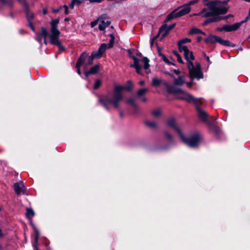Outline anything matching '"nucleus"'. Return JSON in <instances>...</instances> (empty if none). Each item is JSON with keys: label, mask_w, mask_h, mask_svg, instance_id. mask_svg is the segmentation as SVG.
Segmentation results:
<instances>
[{"label": "nucleus", "mask_w": 250, "mask_h": 250, "mask_svg": "<svg viewBox=\"0 0 250 250\" xmlns=\"http://www.w3.org/2000/svg\"><path fill=\"white\" fill-rule=\"evenodd\" d=\"M47 35L48 32L46 28L44 27H42L41 29V32L37 35L36 40L42 44V39L43 38V42L46 45L47 43L46 41V37L47 36Z\"/></svg>", "instance_id": "10"}, {"label": "nucleus", "mask_w": 250, "mask_h": 250, "mask_svg": "<svg viewBox=\"0 0 250 250\" xmlns=\"http://www.w3.org/2000/svg\"><path fill=\"white\" fill-rule=\"evenodd\" d=\"M162 82V80L161 79H159L156 78H153L152 80V84L154 86H159Z\"/></svg>", "instance_id": "29"}, {"label": "nucleus", "mask_w": 250, "mask_h": 250, "mask_svg": "<svg viewBox=\"0 0 250 250\" xmlns=\"http://www.w3.org/2000/svg\"><path fill=\"white\" fill-rule=\"evenodd\" d=\"M173 71L177 75H179L180 73V71L179 69H174Z\"/></svg>", "instance_id": "48"}, {"label": "nucleus", "mask_w": 250, "mask_h": 250, "mask_svg": "<svg viewBox=\"0 0 250 250\" xmlns=\"http://www.w3.org/2000/svg\"><path fill=\"white\" fill-rule=\"evenodd\" d=\"M187 67L189 70V77L191 80L194 79L199 80L203 78L200 64L198 63L194 66L192 62H189L188 63Z\"/></svg>", "instance_id": "6"}, {"label": "nucleus", "mask_w": 250, "mask_h": 250, "mask_svg": "<svg viewBox=\"0 0 250 250\" xmlns=\"http://www.w3.org/2000/svg\"><path fill=\"white\" fill-rule=\"evenodd\" d=\"M175 25V24H173L170 25H167L165 24L163 25L159 29V33H162V37H165L169 32Z\"/></svg>", "instance_id": "17"}, {"label": "nucleus", "mask_w": 250, "mask_h": 250, "mask_svg": "<svg viewBox=\"0 0 250 250\" xmlns=\"http://www.w3.org/2000/svg\"><path fill=\"white\" fill-rule=\"evenodd\" d=\"M167 124L169 126L173 128L178 133L183 142L188 146L189 147H194L198 145L201 139V136L199 134H196L189 138L187 139L184 137L180 129L177 125L174 119L172 118L169 119L167 122Z\"/></svg>", "instance_id": "2"}, {"label": "nucleus", "mask_w": 250, "mask_h": 250, "mask_svg": "<svg viewBox=\"0 0 250 250\" xmlns=\"http://www.w3.org/2000/svg\"><path fill=\"white\" fill-rule=\"evenodd\" d=\"M180 51L184 52V57L187 61V64L188 62H192V61L194 59V57L193 55L192 52L189 51L188 48V51H186V50L184 49L180 50Z\"/></svg>", "instance_id": "18"}, {"label": "nucleus", "mask_w": 250, "mask_h": 250, "mask_svg": "<svg viewBox=\"0 0 250 250\" xmlns=\"http://www.w3.org/2000/svg\"><path fill=\"white\" fill-rule=\"evenodd\" d=\"M190 42L191 40L188 38L180 40L177 43V45L178 46L179 50L184 49L186 50V51H188L187 47L185 45H183V44Z\"/></svg>", "instance_id": "19"}, {"label": "nucleus", "mask_w": 250, "mask_h": 250, "mask_svg": "<svg viewBox=\"0 0 250 250\" xmlns=\"http://www.w3.org/2000/svg\"><path fill=\"white\" fill-rule=\"evenodd\" d=\"M159 55L162 57L163 60L166 63L168 64H170V62L168 61V59L163 54L159 53Z\"/></svg>", "instance_id": "39"}, {"label": "nucleus", "mask_w": 250, "mask_h": 250, "mask_svg": "<svg viewBox=\"0 0 250 250\" xmlns=\"http://www.w3.org/2000/svg\"><path fill=\"white\" fill-rule=\"evenodd\" d=\"M132 59L134 61V63L130 64V66L134 68L138 74L143 75L141 71L143 68L146 70V73L150 72V71L148 70V68L150 66L149 64V60L146 57H144L142 59H139L135 56H133Z\"/></svg>", "instance_id": "4"}, {"label": "nucleus", "mask_w": 250, "mask_h": 250, "mask_svg": "<svg viewBox=\"0 0 250 250\" xmlns=\"http://www.w3.org/2000/svg\"><path fill=\"white\" fill-rule=\"evenodd\" d=\"M173 53H174V55L176 57L177 61L183 64L184 62L183 61L181 57L180 56V55L175 51H174L173 52Z\"/></svg>", "instance_id": "35"}, {"label": "nucleus", "mask_w": 250, "mask_h": 250, "mask_svg": "<svg viewBox=\"0 0 250 250\" xmlns=\"http://www.w3.org/2000/svg\"><path fill=\"white\" fill-rule=\"evenodd\" d=\"M156 37H154L151 40V45L152 46L154 43V41L155 40Z\"/></svg>", "instance_id": "50"}, {"label": "nucleus", "mask_w": 250, "mask_h": 250, "mask_svg": "<svg viewBox=\"0 0 250 250\" xmlns=\"http://www.w3.org/2000/svg\"><path fill=\"white\" fill-rule=\"evenodd\" d=\"M139 84L140 85H144L145 84V82L144 81H141L139 82Z\"/></svg>", "instance_id": "49"}, {"label": "nucleus", "mask_w": 250, "mask_h": 250, "mask_svg": "<svg viewBox=\"0 0 250 250\" xmlns=\"http://www.w3.org/2000/svg\"><path fill=\"white\" fill-rule=\"evenodd\" d=\"M206 59H207V61L208 62H209V57H208V56H207V57H206Z\"/></svg>", "instance_id": "57"}, {"label": "nucleus", "mask_w": 250, "mask_h": 250, "mask_svg": "<svg viewBox=\"0 0 250 250\" xmlns=\"http://www.w3.org/2000/svg\"><path fill=\"white\" fill-rule=\"evenodd\" d=\"M146 124L150 128H155L156 127V124L155 122H146Z\"/></svg>", "instance_id": "36"}, {"label": "nucleus", "mask_w": 250, "mask_h": 250, "mask_svg": "<svg viewBox=\"0 0 250 250\" xmlns=\"http://www.w3.org/2000/svg\"><path fill=\"white\" fill-rule=\"evenodd\" d=\"M59 11H60V9H58L54 10L53 11V12H55V13H56V12H58Z\"/></svg>", "instance_id": "55"}, {"label": "nucleus", "mask_w": 250, "mask_h": 250, "mask_svg": "<svg viewBox=\"0 0 250 250\" xmlns=\"http://www.w3.org/2000/svg\"><path fill=\"white\" fill-rule=\"evenodd\" d=\"M36 250H38V249L37 248H36Z\"/></svg>", "instance_id": "61"}, {"label": "nucleus", "mask_w": 250, "mask_h": 250, "mask_svg": "<svg viewBox=\"0 0 250 250\" xmlns=\"http://www.w3.org/2000/svg\"><path fill=\"white\" fill-rule=\"evenodd\" d=\"M208 8L209 9L204 8L203 9H202V10L200 12H199L198 13L194 14V15L201 16V17H204V18H207V17H211V16H213L214 15H215L213 11L211 9H210L209 8Z\"/></svg>", "instance_id": "14"}, {"label": "nucleus", "mask_w": 250, "mask_h": 250, "mask_svg": "<svg viewBox=\"0 0 250 250\" xmlns=\"http://www.w3.org/2000/svg\"><path fill=\"white\" fill-rule=\"evenodd\" d=\"M82 3L80 0H72L70 4V7L71 9H73L75 5H79Z\"/></svg>", "instance_id": "32"}, {"label": "nucleus", "mask_w": 250, "mask_h": 250, "mask_svg": "<svg viewBox=\"0 0 250 250\" xmlns=\"http://www.w3.org/2000/svg\"><path fill=\"white\" fill-rule=\"evenodd\" d=\"M148 90V89L147 88L140 89L137 92V95L139 97L144 95L147 92Z\"/></svg>", "instance_id": "31"}, {"label": "nucleus", "mask_w": 250, "mask_h": 250, "mask_svg": "<svg viewBox=\"0 0 250 250\" xmlns=\"http://www.w3.org/2000/svg\"><path fill=\"white\" fill-rule=\"evenodd\" d=\"M216 42H219L221 44L225 45V46H234V45L231 43L228 40H224L221 38L216 36Z\"/></svg>", "instance_id": "22"}, {"label": "nucleus", "mask_w": 250, "mask_h": 250, "mask_svg": "<svg viewBox=\"0 0 250 250\" xmlns=\"http://www.w3.org/2000/svg\"><path fill=\"white\" fill-rule=\"evenodd\" d=\"M110 24V21H106L105 22H101L99 25V29L101 31L104 30Z\"/></svg>", "instance_id": "24"}, {"label": "nucleus", "mask_w": 250, "mask_h": 250, "mask_svg": "<svg viewBox=\"0 0 250 250\" xmlns=\"http://www.w3.org/2000/svg\"><path fill=\"white\" fill-rule=\"evenodd\" d=\"M193 80H191V82H188V83H186L188 87L190 88L192 85V83H193Z\"/></svg>", "instance_id": "45"}, {"label": "nucleus", "mask_w": 250, "mask_h": 250, "mask_svg": "<svg viewBox=\"0 0 250 250\" xmlns=\"http://www.w3.org/2000/svg\"><path fill=\"white\" fill-rule=\"evenodd\" d=\"M63 8H64V13L67 15L68 14V8L67 6L64 5Z\"/></svg>", "instance_id": "44"}, {"label": "nucleus", "mask_w": 250, "mask_h": 250, "mask_svg": "<svg viewBox=\"0 0 250 250\" xmlns=\"http://www.w3.org/2000/svg\"><path fill=\"white\" fill-rule=\"evenodd\" d=\"M239 50H242V48H239Z\"/></svg>", "instance_id": "59"}, {"label": "nucleus", "mask_w": 250, "mask_h": 250, "mask_svg": "<svg viewBox=\"0 0 250 250\" xmlns=\"http://www.w3.org/2000/svg\"><path fill=\"white\" fill-rule=\"evenodd\" d=\"M166 135L169 139H171L172 138L171 136L169 134L167 133Z\"/></svg>", "instance_id": "51"}, {"label": "nucleus", "mask_w": 250, "mask_h": 250, "mask_svg": "<svg viewBox=\"0 0 250 250\" xmlns=\"http://www.w3.org/2000/svg\"><path fill=\"white\" fill-rule=\"evenodd\" d=\"M99 22V21L97 19L94 20V21H92L91 23H90V26L92 28L95 27L97 24H98V22Z\"/></svg>", "instance_id": "40"}, {"label": "nucleus", "mask_w": 250, "mask_h": 250, "mask_svg": "<svg viewBox=\"0 0 250 250\" xmlns=\"http://www.w3.org/2000/svg\"><path fill=\"white\" fill-rule=\"evenodd\" d=\"M26 17L28 22L31 21V20L34 18V14L33 13L30 12L28 9H26Z\"/></svg>", "instance_id": "28"}, {"label": "nucleus", "mask_w": 250, "mask_h": 250, "mask_svg": "<svg viewBox=\"0 0 250 250\" xmlns=\"http://www.w3.org/2000/svg\"><path fill=\"white\" fill-rule=\"evenodd\" d=\"M91 3H93V2H98V3H100V2H101L103 0H88Z\"/></svg>", "instance_id": "46"}, {"label": "nucleus", "mask_w": 250, "mask_h": 250, "mask_svg": "<svg viewBox=\"0 0 250 250\" xmlns=\"http://www.w3.org/2000/svg\"><path fill=\"white\" fill-rule=\"evenodd\" d=\"M42 13L44 15H46L47 13V10L46 9H43L42 10Z\"/></svg>", "instance_id": "52"}, {"label": "nucleus", "mask_w": 250, "mask_h": 250, "mask_svg": "<svg viewBox=\"0 0 250 250\" xmlns=\"http://www.w3.org/2000/svg\"><path fill=\"white\" fill-rule=\"evenodd\" d=\"M59 22V19L52 20L51 21V34L49 36L50 42L52 44L57 45L60 48L64 49L59 40L60 34V32L57 27Z\"/></svg>", "instance_id": "3"}, {"label": "nucleus", "mask_w": 250, "mask_h": 250, "mask_svg": "<svg viewBox=\"0 0 250 250\" xmlns=\"http://www.w3.org/2000/svg\"><path fill=\"white\" fill-rule=\"evenodd\" d=\"M31 224L33 226V227L34 228V229H35V232L36 233V236L35 237V243L36 244L38 242V239L39 237V231L36 228H35V226L32 223H31Z\"/></svg>", "instance_id": "34"}, {"label": "nucleus", "mask_w": 250, "mask_h": 250, "mask_svg": "<svg viewBox=\"0 0 250 250\" xmlns=\"http://www.w3.org/2000/svg\"><path fill=\"white\" fill-rule=\"evenodd\" d=\"M142 100L143 102H146L147 100V99L146 98H143Z\"/></svg>", "instance_id": "54"}, {"label": "nucleus", "mask_w": 250, "mask_h": 250, "mask_svg": "<svg viewBox=\"0 0 250 250\" xmlns=\"http://www.w3.org/2000/svg\"><path fill=\"white\" fill-rule=\"evenodd\" d=\"M14 188L16 193L18 195L21 193L24 194L25 192V188L22 181L16 183L14 185Z\"/></svg>", "instance_id": "11"}, {"label": "nucleus", "mask_w": 250, "mask_h": 250, "mask_svg": "<svg viewBox=\"0 0 250 250\" xmlns=\"http://www.w3.org/2000/svg\"><path fill=\"white\" fill-rule=\"evenodd\" d=\"M177 18V16L176 15V13H175V11H173L171 13H170L169 15H168L167 17V18L165 19V21L167 22L172 19Z\"/></svg>", "instance_id": "26"}, {"label": "nucleus", "mask_w": 250, "mask_h": 250, "mask_svg": "<svg viewBox=\"0 0 250 250\" xmlns=\"http://www.w3.org/2000/svg\"><path fill=\"white\" fill-rule=\"evenodd\" d=\"M161 113V110L160 109H155L152 111V114L155 117H158Z\"/></svg>", "instance_id": "37"}, {"label": "nucleus", "mask_w": 250, "mask_h": 250, "mask_svg": "<svg viewBox=\"0 0 250 250\" xmlns=\"http://www.w3.org/2000/svg\"><path fill=\"white\" fill-rule=\"evenodd\" d=\"M198 1V0H194L192 1H190L188 5H189V6L190 7V5L196 3H197Z\"/></svg>", "instance_id": "43"}, {"label": "nucleus", "mask_w": 250, "mask_h": 250, "mask_svg": "<svg viewBox=\"0 0 250 250\" xmlns=\"http://www.w3.org/2000/svg\"><path fill=\"white\" fill-rule=\"evenodd\" d=\"M107 49V45L105 43H103L99 47L98 50L96 52H93L95 54L97 55L98 58H100L102 54Z\"/></svg>", "instance_id": "21"}, {"label": "nucleus", "mask_w": 250, "mask_h": 250, "mask_svg": "<svg viewBox=\"0 0 250 250\" xmlns=\"http://www.w3.org/2000/svg\"><path fill=\"white\" fill-rule=\"evenodd\" d=\"M100 68L99 64H96L90 68L89 71H85L84 74L86 77H88L89 74L96 73Z\"/></svg>", "instance_id": "23"}, {"label": "nucleus", "mask_w": 250, "mask_h": 250, "mask_svg": "<svg viewBox=\"0 0 250 250\" xmlns=\"http://www.w3.org/2000/svg\"><path fill=\"white\" fill-rule=\"evenodd\" d=\"M127 103L128 104H132V105H133V106H134L136 105H135V102H134V100H133V99H128V100H127Z\"/></svg>", "instance_id": "41"}, {"label": "nucleus", "mask_w": 250, "mask_h": 250, "mask_svg": "<svg viewBox=\"0 0 250 250\" xmlns=\"http://www.w3.org/2000/svg\"><path fill=\"white\" fill-rule=\"evenodd\" d=\"M3 236V232L2 230L0 229V238Z\"/></svg>", "instance_id": "53"}, {"label": "nucleus", "mask_w": 250, "mask_h": 250, "mask_svg": "<svg viewBox=\"0 0 250 250\" xmlns=\"http://www.w3.org/2000/svg\"><path fill=\"white\" fill-rule=\"evenodd\" d=\"M101 84V82L100 80H97L94 85V89H98Z\"/></svg>", "instance_id": "38"}, {"label": "nucleus", "mask_w": 250, "mask_h": 250, "mask_svg": "<svg viewBox=\"0 0 250 250\" xmlns=\"http://www.w3.org/2000/svg\"><path fill=\"white\" fill-rule=\"evenodd\" d=\"M28 25L30 27V28L32 29V30L34 32L35 30V28H34L33 24L32 23L31 21L28 22Z\"/></svg>", "instance_id": "42"}, {"label": "nucleus", "mask_w": 250, "mask_h": 250, "mask_svg": "<svg viewBox=\"0 0 250 250\" xmlns=\"http://www.w3.org/2000/svg\"><path fill=\"white\" fill-rule=\"evenodd\" d=\"M198 104H196V105L199 117L205 122H207L210 120H213L212 117L209 116L205 110L200 108Z\"/></svg>", "instance_id": "9"}, {"label": "nucleus", "mask_w": 250, "mask_h": 250, "mask_svg": "<svg viewBox=\"0 0 250 250\" xmlns=\"http://www.w3.org/2000/svg\"><path fill=\"white\" fill-rule=\"evenodd\" d=\"M199 33L204 34L202 31L196 28H193L189 32V34H194Z\"/></svg>", "instance_id": "33"}, {"label": "nucleus", "mask_w": 250, "mask_h": 250, "mask_svg": "<svg viewBox=\"0 0 250 250\" xmlns=\"http://www.w3.org/2000/svg\"><path fill=\"white\" fill-rule=\"evenodd\" d=\"M108 18V16L107 14H104L100 16L97 19L100 22H105V20Z\"/></svg>", "instance_id": "30"}, {"label": "nucleus", "mask_w": 250, "mask_h": 250, "mask_svg": "<svg viewBox=\"0 0 250 250\" xmlns=\"http://www.w3.org/2000/svg\"><path fill=\"white\" fill-rule=\"evenodd\" d=\"M169 74L171 77L174 79V84L176 85H182L186 83V80L184 77L182 76L179 77L177 78H175L172 74L167 73Z\"/></svg>", "instance_id": "20"}, {"label": "nucleus", "mask_w": 250, "mask_h": 250, "mask_svg": "<svg viewBox=\"0 0 250 250\" xmlns=\"http://www.w3.org/2000/svg\"><path fill=\"white\" fill-rule=\"evenodd\" d=\"M216 41V36L210 35L205 39V42L207 43H215Z\"/></svg>", "instance_id": "25"}, {"label": "nucleus", "mask_w": 250, "mask_h": 250, "mask_svg": "<svg viewBox=\"0 0 250 250\" xmlns=\"http://www.w3.org/2000/svg\"><path fill=\"white\" fill-rule=\"evenodd\" d=\"M228 1L212 0L208 3L207 6L213 11L215 15L225 14L228 12V8L225 5L228 4Z\"/></svg>", "instance_id": "5"}, {"label": "nucleus", "mask_w": 250, "mask_h": 250, "mask_svg": "<svg viewBox=\"0 0 250 250\" xmlns=\"http://www.w3.org/2000/svg\"><path fill=\"white\" fill-rule=\"evenodd\" d=\"M231 16H232L231 15H228L224 16V17L217 16V17H212L210 19L206 20L204 21L203 25H207L209 23L218 21L221 20H227Z\"/></svg>", "instance_id": "15"}, {"label": "nucleus", "mask_w": 250, "mask_h": 250, "mask_svg": "<svg viewBox=\"0 0 250 250\" xmlns=\"http://www.w3.org/2000/svg\"><path fill=\"white\" fill-rule=\"evenodd\" d=\"M110 36L111 37V41L110 42V43L112 44L113 43V42H114V37L113 34H111Z\"/></svg>", "instance_id": "47"}, {"label": "nucleus", "mask_w": 250, "mask_h": 250, "mask_svg": "<svg viewBox=\"0 0 250 250\" xmlns=\"http://www.w3.org/2000/svg\"><path fill=\"white\" fill-rule=\"evenodd\" d=\"M128 86H115L114 88L112 96L105 95L99 98V102L107 109H109V105L112 104L116 108L119 107V102L123 98L122 91L123 90L130 91L132 89V83L130 81L127 82Z\"/></svg>", "instance_id": "1"}, {"label": "nucleus", "mask_w": 250, "mask_h": 250, "mask_svg": "<svg viewBox=\"0 0 250 250\" xmlns=\"http://www.w3.org/2000/svg\"><path fill=\"white\" fill-rule=\"evenodd\" d=\"M21 2L25 3V0H19Z\"/></svg>", "instance_id": "56"}, {"label": "nucleus", "mask_w": 250, "mask_h": 250, "mask_svg": "<svg viewBox=\"0 0 250 250\" xmlns=\"http://www.w3.org/2000/svg\"><path fill=\"white\" fill-rule=\"evenodd\" d=\"M26 216L28 219H31L34 216V212L33 210L31 208H27Z\"/></svg>", "instance_id": "27"}, {"label": "nucleus", "mask_w": 250, "mask_h": 250, "mask_svg": "<svg viewBox=\"0 0 250 250\" xmlns=\"http://www.w3.org/2000/svg\"><path fill=\"white\" fill-rule=\"evenodd\" d=\"M95 58L98 57L93 52L92 53L91 56H88L86 53V57L83 60V62L84 63L83 64L84 68L85 69L88 65H91L93 63L94 59Z\"/></svg>", "instance_id": "13"}, {"label": "nucleus", "mask_w": 250, "mask_h": 250, "mask_svg": "<svg viewBox=\"0 0 250 250\" xmlns=\"http://www.w3.org/2000/svg\"><path fill=\"white\" fill-rule=\"evenodd\" d=\"M249 38H250V36L249 37Z\"/></svg>", "instance_id": "60"}, {"label": "nucleus", "mask_w": 250, "mask_h": 250, "mask_svg": "<svg viewBox=\"0 0 250 250\" xmlns=\"http://www.w3.org/2000/svg\"><path fill=\"white\" fill-rule=\"evenodd\" d=\"M177 17L184 16L190 11V8L188 5H184L182 7L174 10Z\"/></svg>", "instance_id": "12"}, {"label": "nucleus", "mask_w": 250, "mask_h": 250, "mask_svg": "<svg viewBox=\"0 0 250 250\" xmlns=\"http://www.w3.org/2000/svg\"><path fill=\"white\" fill-rule=\"evenodd\" d=\"M177 91L178 93L181 94V95L177 97L179 99L185 100L189 103H193L195 104H203L202 99L195 98L193 96L183 91L181 89H178Z\"/></svg>", "instance_id": "7"}, {"label": "nucleus", "mask_w": 250, "mask_h": 250, "mask_svg": "<svg viewBox=\"0 0 250 250\" xmlns=\"http://www.w3.org/2000/svg\"><path fill=\"white\" fill-rule=\"evenodd\" d=\"M246 21V20L242 21L232 25H224L222 27L218 28L217 30L220 31H225L226 32L235 31L237 30Z\"/></svg>", "instance_id": "8"}, {"label": "nucleus", "mask_w": 250, "mask_h": 250, "mask_svg": "<svg viewBox=\"0 0 250 250\" xmlns=\"http://www.w3.org/2000/svg\"><path fill=\"white\" fill-rule=\"evenodd\" d=\"M86 57V53L85 52H83L79 57L77 62L76 63V68H77V73L79 75H81V72L80 71V67L83 66L84 64V62H83V60Z\"/></svg>", "instance_id": "16"}, {"label": "nucleus", "mask_w": 250, "mask_h": 250, "mask_svg": "<svg viewBox=\"0 0 250 250\" xmlns=\"http://www.w3.org/2000/svg\"><path fill=\"white\" fill-rule=\"evenodd\" d=\"M198 42H200V40H201V38H198Z\"/></svg>", "instance_id": "58"}]
</instances>
